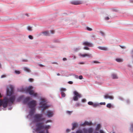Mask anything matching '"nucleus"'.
<instances>
[{"mask_svg": "<svg viewBox=\"0 0 133 133\" xmlns=\"http://www.w3.org/2000/svg\"><path fill=\"white\" fill-rule=\"evenodd\" d=\"M15 99V96H13L9 98L7 97L4 98L3 101H2L3 106L4 108L6 107L8 104L10 105L12 104L14 102Z\"/></svg>", "mask_w": 133, "mask_h": 133, "instance_id": "1", "label": "nucleus"}, {"mask_svg": "<svg viewBox=\"0 0 133 133\" xmlns=\"http://www.w3.org/2000/svg\"><path fill=\"white\" fill-rule=\"evenodd\" d=\"M36 126L37 127L36 129V131H39L43 129H48L50 128V125H45L43 122L37 123L36 124Z\"/></svg>", "mask_w": 133, "mask_h": 133, "instance_id": "2", "label": "nucleus"}, {"mask_svg": "<svg viewBox=\"0 0 133 133\" xmlns=\"http://www.w3.org/2000/svg\"><path fill=\"white\" fill-rule=\"evenodd\" d=\"M42 114H35L33 116L34 121L35 122H38L42 121H44L45 119L44 117L42 118Z\"/></svg>", "mask_w": 133, "mask_h": 133, "instance_id": "3", "label": "nucleus"}, {"mask_svg": "<svg viewBox=\"0 0 133 133\" xmlns=\"http://www.w3.org/2000/svg\"><path fill=\"white\" fill-rule=\"evenodd\" d=\"M41 101L39 104V105H40V107L43 108L42 111H43L44 110L47 108L49 106L46 103H44L45 102V99H41Z\"/></svg>", "mask_w": 133, "mask_h": 133, "instance_id": "4", "label": "nucleus"}, {"mask_svg": "<svg viewBox=\"0 0 133 133\" xmlns=\"http://www.w3.org/2000/svg\"><path fill=\"white\" fill-rule=\"evenodd\" d=\"M33 88L32 87L29 86L26 89V91L28 92L31 95H33L35 97H36L37 95V93H35L34 91L31 89Z\"/></svg>", "mask_w": 133, "mask_h": 133, "instance_id": "5", "label": "nucleus"}, {"mask_svg": "<svg viewBox=\"0 0 133 133\" xmlns=\"http://www.w3.org/2000/svg\"><path fill=\"white\" fill-rule=\"evenodd\" d=\"M28 104L30 108H35L37 105V102L36 101L33 100L29 102Z\"/></svg>", "mask_w": 133, "mask_h": 133, "instance_id": "6", "label": "nucleus"}, {"mask_svg": "<svg viewBox=\"0 0 133 133\" xmlns=\"http://www.w3.org/2000/svg\"><path fill=\"white\" fill-rule=\"evenodd\" d=\"M14 87L12 86H10L9 89L7 88L6 91V94L7 95L10 96L13 93Z\"/></svg>", "mask_w": 133, "mask_h": 133, "instance_id": "7", "label": "nucleus"}, {"mask_svg": "<svg viewBox=\"0 0 133 133\" xmlns=\"http://www.w3.org/2000/svg\"><path fill=\"white\" fill-rule=\"evenodd\" d=\"M74 96L73 98V100L75 101H77L78 100V98H80L81 97V95L79 94L76 91H74Z\"/></svg>", "mask_w": 133, "mask_h": 133, "instance_id": "8", "label": "nucleus"}, {"mask_svg": "<svg viewBox=\"0 0 133 133\" xmlns=\"http://www.w3.org/2000/svg\"><path fill=\"white\" fill-rule=\"evenodd\" d=\"M83 131L84 133H92L93 131V129L91 128L88 129L84 128L83 129Z\"/></svg>", "mask_w": 133, "mask_h": 133, "instance_id": "9", "label": "nucleus"}, {"mask_svg": "<svg viewBox=\"0 0 133 133\" xmlns=\"http://www.w3.org/2000/svg\"><path fill=\"white\" fill-rule=\"evenodd\" d=\"M84 45L87 46L89 47H92L93 46L92 44L88 41L84 42L83 43Z\"/></svg>", "mask_w": 133, "mask_h": 133, "instance_id": "10", "label": "nucleus"}, {"mask_svg": "<svg viewBox=\"0 0 133 133\" xmlns=\"http://www.w3.org/2000/svg\"><path fill=\"white\" fill-rule=\"evenodd\" d=\"M80 55L81 56L83 57H85L86 56H87L89 58H92V55L91 54H80Z\"/></svg>", "mask_w": 133, "mask_h": 133, "instance_id": "11", "label": "nucleus"}, {"mask_svg": "<svg viewBox=\"0 0 133 133\" xmlns=\"http://www.w3.org/2000/svg\"><path fill=\"white\" fill-rule=\"evenodd\" d=\"M47 114L46 115L49 117H51L53 115V113L51 111H48L46 112Z\"/></svg>", "mask_w": 133, "mask_h": 133, "instance_id": "12", "label": "nucleus"}, {"mask_svg": "<svg viewBox=\"0 0 133 133\" xmlns=\"http://www.w3.org/2000/svg\"><path fill=\"white\" fill-rule=\"evenodd\" d=\"M72 4L74 5H78L81 4V2L78 1H74L71 2Z\"/></svg>", "mask_w": 133, "mask_h": 133, "instance_id": "13", "label": "nucleus"}, {"mask_svg": "<svg viewBox=\"0 0 133 133\" xmlns=\"http://www.w3.org/2000/svg\"><path fill=\"white\" fill-rule=\"evenodd\" d=\"M104 98L107 99L108 98H109L111 99H114V97L112 96H110L108 94H106L104 96Z\"/></svg>", "mask_w": 133, "mask_h": 133, "instance_id": "14", "label": "nucleus"}, {"mask_svg": "<svg viewBox=\"0 0 133 133\" xmlns=\"http://www.w3.org/2000/svg\"><path fill=\"white\" fill-rule=\"evenodd\" d=\"M72 130H74L75 128L77 127L78 125V124L75 122L72 123Z\"/></svg>", "mask_w": 133, "mask_h": 133, "instance_id": "15", "label": "nucleus"}, {"mask_svg": "<svg viewBox=\"0 0 133 133\" xmlns=\"http://www.w3.org/2000/svg\"><path fill=\"white\" fill-rule=\"evenodd\" d=\"M98 48L99 49L104 50H107L108 48H107L104 47V46H98Z\"/></svg>", "mask_w": 133, "mask_h": 133, "instance_id": "16", "label": "nucleus"}, {"mask_svg": "<svg viewBox=\"0 0 133 133\" xmlns=\"http://www.w3.org/2000/svg\"><path fill=\"white\" fill-rule=\"evenodd\" d=\"M31 110L30 112V114L31 115H32L35 112V108H31Z\"/></svg>", "mask_w": 133, "mask_h": 133, "instance_id": "17", "label": "nucleus"}, {"mask_svg": "<svg viewBox=\"0 0 133 133\" xmlns=\"http://www.w3.org/2000/svg\"><path fill=\"white\" fill-rule=\"evenodd\" d=\"M92 125V122H89L87 121H85L83 124L82 125Z\"/></svg>", "mask_w": 133, "mask_h": 133, "instance_id": "18", "label": "nucleus"}, {"mask_svg": "<svg viewBox=\"0 0 133 133\" xmlns=\"http://www.w3.org/2000/svg\"><path fill=\"white\" fill-rule=\"evenodd\" d=\"M42 33L43 35L45 36H50V34L49 31H45L42 32Z\"/></svg>", "mask_w": 133, "mask_h": 133, "instance_id": "19", "label": "nucleus"}, {"mask_svg": "<svg viewBox=\"0 0 133 133\" xmlns=\"http://www.w3.org/2000/svg\"><path fill=\"white\" fill-rule=\"evenodd\" d=\"M30 97H26L25 98L24 101L23 102L25 104L26 103H27L30 99Z\"/></svg>", "mask_w": 133, "mask_h": 133, "instance_id": "20", "label": "nucleus"}, {"mask_svg": "<svg viewBox=\"0 0 133 133\" xmlns=\"http://www.w3.org/2000/svg\"><path fill=\"white\" fill-rule=\"evenodd\" d=\"M24 69L25 71L28 72H31L30 70L28 68H27L26 67H25L24 68Z\"/></svg>", "mask_w": 133, "mask_h": 133, "instance_id": "21", "label": "nucleus"}, {"mask_svg": "<svg viewBox=\"0 0 133 133\" xmlns=\"http://www.w3.org/2000/svg\"><path fill=\"white\" fill-rule=\"evenodd\" d=\"M112 78L113 79H117L118 77L117 75L115 74H113L111 75Z\"/></svg>", "mask_w": 133, "mask_h": 133, "instance_id": "22", "label": "nucleus"}, {"mask_svg": "<svg viewBox=\"0 0 133 133\" xmlns=\"http://www.w3.org/2000/svg\"><path fill=\"white\" fill-rule=\"evenodd\" d=\"M116 61L119 62H122L123 61V60L122 59L119 58L116 59Z\"/></svg>", "mask_w": 133, "mask_h": 133, "instance_id": "23", "label": "nucleus"}, {"mask_svg": "<svg viewBox=\"0 0 133 133\" xmlns=\"http://www.w3.org/2000/svg\"><path fill=\"white\" fill-rule=\"evenodd\" d=\"M32 27H30V26H28L27 27V29L29 31H31L32 30Z\"/></svg>", "mask_w": 133, "mask_h": 133, "instance_id": "24", "label": "nucleus"}, {"mask_svg": "<svg viewBox=\"0 0 133 133\" xmlns=\"http://www.w3.org/2000/svg\"><path fill=\"white\" fill-rule=\"evenodd\" d=\"M61 94L62 95V96L63 97H65V94L64 92H61Z\"/></svg>", "mask_w": 133, "mask_h": 133, "instance_id": "25", "label": "nucleus"}, {"mask_svg": "<svg viewBox=\"0 0 133 133\" xmlns=\"http://www.w3.org/2000/svg\"><path fill=\"white\" fill-rule=\"evenodd\" d=\"M66 90L65 88H61L60 89V90L61 91V92H64L66 91Z\"/></svg>", "mask_w": 133, "mask_h": 133, "instance_id": "26", "label": "nucleus"}, {"mask_svg": "<svg viewBox=\"0 0 133 133\" xmlns=\"http://www.w3.org/2000/svg\"><path fill=\"white\" fill-rule=\"evenodd\" d=\"M107 107L108 108H110L111 107V105L110 103H108V104H107Z\"/></svg>", "mask_w": 133, "mask_h": 133, "instance_id": "27", "label": "nucleus"}, {"mask_svg": "<svg viewBox=\"0 0 133 133\" xmlns=\"http://www.w3.org/2000/svg\"><path fill=\"white\" fill-rule=\"evenodd\" d=\"M88 104L90 105H93V103L92 102H88Z\"/></svg>", "mask_w": 133, "mask_h": 133, "instance_id": "28", "label": "nucleus"}, {"mask_svg": "<svg viewBox=\"0 0 133 133\" xmlns=\"http://www.w3.org/2000/svg\"><path fill=\"white\" fill-rule=\"evenodd\" d=\"M100 127H101V125L100 124H99L97 125V128H96V129L97 130H98L99 129V128H100Z\"/></svg>", "mask_w": 133, "mask_h": 133, "instance_id": "29", "label": "nucleus"}, {"mask_svg": "<svg viewBox=\"0 0 133 133\" xmlns=\"http://www.w3.org/2000/svg\"><path fill=\"white\" fill-rule=\"evenodd\" d=\"M72 112V111H67L66 112L69 115H70Z\"/></svg>", "mask_w": 133, "mask_h": 133, "instance_id": "30", "label": "nucleus"}, {"mask_svg": "<svg viewBox=\"0 0 133 133\" xmlns=\"http://www.w3.org/2000/svg\"><path fill=\"white\" fill-rule=\"evenodd\" d=\"M76 133H83V132L81 130H78L76 131Z\"/></svg>", "mask_w": 133, "mask_h": 133, "instance_id": "31", "label": "nucleus"}, {"mask_svg": "<svg viewBox=\"0 0 133 133\" xmlns=\"http://www.w3.org/2000/svg\"><path fill=\"white\" fill-rule=\"evenodd\" d=\"M87 29L89 31H91L92 30V29L91 28L89 27H87Z\"/></svg>", "mask_w": 133, "mask_h": 133, "instance_id": "32", "label": "nucleus"}, {"mask_svg": "<svg viewBox=\"0 0 133 133\" xmlns=\"http://www.w3.org/2000/svg\"><path fill=\"white\" fill-rule=\"evenodd\" d=\"M15 72L16 74H19L20 73V72L19 71L16 70L15 71Z\"/></svg>", "mask_w": 133, "mask_h": 133, "instance_id": "33", "label": "nucleus"}, {"mask_svg": "<svg viewBox=\"0 0 133 133\" xmlns=\"http://www.w3.org/2000/svg\"><path fill=\"white\" fill-rule=\"evenodd\" d=\"M84 49L86 50H89V48L87 46H85Z\"/></svg>", "mask_w": 133, "mask_h": 133, "instance_id": "34", "label": "nucleus"}, {"mask_svg": "<svg viewBox=\"0 0 133 133\" xmlns=\"http://www.w3.org/2000/svg\"><path fill=\"white\" fill-rule=\"evenodd\" d=\"M93 63H100L97 61H93Z\"/></svg>", "mask_w": 133, "mask_h": 133, "instance_id": "35", "label": "nucleus"}, {"mask_svg": "<svg viewBox=\"0 0 133 133\" xmlns=\"http://www.w3.org/2000/svg\"><path fill=\"white\" fill-rule=\"evenodd\" d=\"M29 38L30 39H32L33 38V37L31 35H29Z\"/></svg>", "mask_w": 133, "mask_h": 133, "instance_id": "36", "label": "nucleus"}, {"mask_svg": "<svg viewBox=\"0 0 133 133\" xmlns=\"http://www.w3.org/2000/svg\"><path fill=\"white\" fill-rule=\"evenodd\" d=\"M33 79L31 78H30L29 79V81L30 82H32L33 81Z\"/></svg>", "mask_w": 133, "mask_h": 133, "instance_id": "37", "label": "nucleus"}, {"mask_svg": "<svg viewBox=\"0 0 133 133\" xmlns=\"http://www.w3.org/2000/svg\"><path fill=\"white\" fill-rule=\"evenodd\" d=\"M93 106L94 107H96L98 105V104H93Z\"/></svg>", "mask_w": 133, "mask_h": 133, "instance_id": "38", "label": "nucleus"}, {"mask_svg": "<svg viewBox=\"0 0 133 133\" xmlns=\"http://www.w3.org/2000/svg\"><path fill=\"white\" fill-rule=\"evenodd\" d=\"M2 101L0 99V107L2 105Z\"/></svg>", "mask_w": 133, "mask_h": 133, "instance_id": "39", "label": "nucleus"}, {"mask_svg": "<svg viewBox=\"0 0 133 133\" xmlns=\"http://www.w3.org/2000/svg\"><path fill=\"white\" fill-rule=\"evenodd\" d=\"M79 78L80 79H83V76L82 75H80L79 76Z\"/></svg>", "mask_w": 133, "mask_h": 133, "instance_id": "40", "label": "nucleus"}, {"mask_svg": "<svg viewBox=\"0 0 133 133\" xmlns=\"http://www.w3.org/2000/svg\"><path fill=\"white\" fill-rule=\"evenodd\" d=\"M6 77V75H2L1 76V77L2 78H4Z\"/></svg>", "mask_w": 133, "mask_h": 133, "instance_id": "41", "label": "nucleus"}, {"mask_svg": "<svg viewBox=\"0 0 133 133\" xmlns=\"http://www.w3.org/2000/svg\"><path fill=\"white\" fill-rule=\"evenodd\" d=\"M101 105H105V102H101L100 103Z\"/></svg>", "mask_w": 133, "mask_h": 133, "instance_id": "42", "label": "nucleus"}, {"mask_svg": "<svg viewBox=\"0 0 133 133\" xmlns=\"http://www.w3.org/2000/svg\"><path fill=\"white\" fill-rule=\"evenodd\" d=\"M51 121V120H48L46 121L45 122V123H47L50 122Z\"/></svg>", "mask_w": 133, "mask_h": 133, "instance_id": "43", "label": "nucleus"}, {"mask_svg": "<svg viewBox=\"0 0 133 133\" xmlns=\"http://www.w3.org/2000/svg\"><path fill=\"white\" fill-rule=\"evenodd\" d=\"M50 32L51 33V34H53L54 33L55 31L54 30H51Z\"/></svg>", "mask_w": 133, "mask_h": 133, "instance_id": "44", "label": "nucleus"}, {"mask_svg": "<svg viewBox=\"0 0 133 133\" xmlns=\"http://www.w3.org/2000/svg\"><path fill=\"white\" fill-rule=\"evenodd\" d=\"M100 33L102 35V36H104V33L102 31H101L100 32Z\"/></svg>", "mask_w": 133, "mask_h": 133, "instance_id": "45", "label": "nucleus"}, {"mask_svg": "<svg viewBox=\"0 0 133 133\" xmlns=\"http://www.w3.org/2000/svg\"><path fill=\"white\" fill-rule=\"evenodd\" d=\"M68 83L70 84H73V82H72L71 81H69L68 82Z\"/></svg>", "mask_w": 133, "mask_h": 133, "instance_id": "46", "label": "nucleus"}, {"mask_svg": "<svg viewBox=\"0 0 133 133\" xmlns=\"http://www.w3.org/2000/svg\"><path fill=\"white\" fill-rule=\"evenodd\" d=\"M82 101L83 102H84L86 101V99H83L82 100Z\"/></svg>", "mask_w": 133, "mask_h": 133, "instance_id": "47", "label": "nucleus"}, {"mask_svg": "<svg viewBox=\"0 0 133 133\" xmlns=\"http://www.w3.org/2000/svg\"><path fill=\"white\" fill-rule=\"evenodd\" d=\"M109 19V17H105V20H108Z\"/></svg>", "mask_w": 133, "mask_h": 133, "instance_id": "48", "label": "nucleus"}, {"mask_svg": "<svg viewBox=\"0 0 133 133\" xmlns=\"http://www.w3.org/2000/svg\"><path fill=\"white\" fill-rule=\"evenodd\" d=\"M120 46L122 48V49H125V47L124 46H121V45L119 46Z\"/></svg>", "mask_w": 133, "mask_h": 133, "instance_id": "49", "label": "nucleus"}, {"mask_svg": "<svg viewBox=\"0 0 133 133\" xmlns=\"http://www.w3.org/2000/svg\"><path fill=\"white\" fill-rule=\"evenodd\" d=\"M38 133H44V132L43 131H42Z\"/></svg>", "mask_w": 133, "mask_h": 133, "instance_id": "50", "label": "nucleus"}, {"mask_svg": "<svg viewBox=\"0 0 133 133\" xmlns=\"http://www.w3.org/2000/svg\"><path fill=\"white\" fill-rule=\"evenodd\" d=\"M63 60L64 61H66V58H64L63 59Z\"/></svg>", "mask_w": 133, "mask_h": 133, "instance_id": "51", "label": "nucleus"}, {"mask_svg": "<svg viewBox=\"0 0 133 133\" xmlns=\"http://www.w3.org/2000/svg\"><path fill=\"white\" fill-rule=\"evenodd\" d=\"M79 64H84V62H82L80 63Z\"/></svg>", "mask_w": 133, "mask_h": 133, "instance_id": "52", "label": "nucleus"}, {"mask_svg": "<svg viewBox=\"0 0 133 133\" xmlns=\"http://www.w3.org/2000/svg\"><path fill=\"white\" fill-rule=\"evenodd\" d=\"M39 66L41 67H43L44 66L42 64H40Z\"/></svg>", "mask_w": 133, "mask_h": 133, "instance_id": "53", "label": "nucleus"}, {"mask_svg": "<svg viewBox=\"0 0 133 133\" xmlns=\"http://www.w3.org/2000/svg\"><path fill=\"white\" fill-rule=\"evenodd\" d=\"M46 133H49V132L48 131V129H46Z\"/></svg>", "mask_w": 133, "mask_h": 133, "instance_id": "54", "label": "nucleus"}, {"mask_svg": "<svg viewBox=\"0 0 133 133\" xmlns=\"http://www.w3.org/2000/svg\"><path fill=\"white\" fill-rule=\"evenodd\" d=\"M67 132H68L70 131V130L69 129H67L66 130Z\"/></svg>", "mask_w": 133, "mask_h": 133, "instance_id": "55", "label": "nucleus"}, {"mask_svg": "<svg viewBox=\"0 0 133 133\" xmlns=\"http://www.w3.org/2000/svg\"><path fill=\"white\" fill-rule=\"evenodd\" d=\"M57 76H60V74L59 73H58L57 74Z\"/></svg>", "mask_w": 133, "mask_h": 133, "instance_id": "56", "label": "nucleus"}, {"mask_svg": "<svg viewBox=\"0 0 133 133\" xmlns=\"http://www.w3.org/2000/svg\"><path fill=\"white\" fill-rule=\"evenodd\" d=\"M131 126L132 128H133V124H132L131 125Z\"/></svg>", "mask_w": 133, "mask_h": 133, "instance_id": "57", "label": "nucleus"}, {"mask_svg": "<svg viewBox=\"0 0 133 133\" xmlns=\"http://www.w3.org/2000/svg\"><path fill=\"white\" fill-rule=\"evenodd\" d=\"M2 96H1V94L0 93V98L2 97Z\"/></svg>", "mask_w": 133, "mask_h": 133, "instance_id": "58", "label": "nucleus"}, {"mask_svg": "<svg viewBox=\"0 0 133 133\" xmlns=\"http://www.w3.org/2000/svg\"><path fill=\"white\" fill-rule=\"evenodd\" d=\"M1 68V64H0V68Z\"/></svg>", "mask_w": 133, "mask_h": 133, "instance_id": "59", "label": "nucleus"}, {"mask_svg": "<svg viewBox=\"0 0 133 133\" xmlns=\"http://www.w3.org/2000/svg\"><path fill=\"white\" fill-rule=\"evenodd\" d=\"M26 15L27 16H28V14H26Z\"/></svg>", "mask_w": 133, "mask_h": 133, "instance_id": "60", "label": "nucleus"}, {"mask_svg": "<svg viewBox=\"0 0 133 133\" xmlns=\"http://www.w3.org/2000/svg\"><path fill=\"white\" fill-rule=\"evenodd\" d=\"M132 57L133 58V55L132 56Z\"/></svg>", "mask_w": 133, "mask_h": 133, "instance_id": "61", "label": "nucleus"}, {"mask_svg": "<svg viewBox=\"0 0 133 133\" xmlns=\"http://www.w3.org/2000/svg\"><path fill=\"white\" fill-rule=\"evenodd\" d=\"M132 52H133V50H132Z\"/></svg>", "mask_w": 133, "mask_h": 133, "instance_id": "62", "label": "nucleus"}]
</instances>
